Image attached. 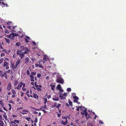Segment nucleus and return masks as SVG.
<instances>
[{"instance_id": "obj_36", "label": "nucleus", "mask_w": 126, "mask_h": 126, "mask_svg": "<svg viewBox=\"0 0 126 126\" xmlns=\"http://www.w3.org/2000/svg\"><path fill=\"white\" fill-rule=\"evenodd\" d=\"M61 106V104H58L56 106V108L58 109L60 108V107Z\"/></svg>"}, {"instance_id": "obj_59", "label": "nucleus", "mask_w": 126, "mask_h": 126, "mask_svg": "<svg viewBox=\"0 0 126 126\" xmlns=\"http://www.w3.org/2000/svg\"><path fill=\"white\" fill-rule=\"evenodd\" d=\"M5 32L6 33H9V32H8V31L7 30V29H6L5 30Z\"/></svg>"}, {"instance_id": "obj_5", "label": "nucleus", "mask_w": 126, "mask_h": 126, "mask_svg": "<svg viewBox=\"0 0 126 126\" xmlns=\"http://www.w3.org/2000/svg\"><path fill=\"white\" fill-rule=\"evenodd\" d=\"M9 64L8 62H5V63H4L3 66L6 69H8L9 68Z\"/></svg>"}, {"instance_id": "obj_62", "label": "nucleus", "mask_w": 126, "mask_h": 126, "mask_svg": "<svg viewBox=\"0 0 126 126\" xmlns=\"http://www.w3.org/2000/svg\"><path fill=\"white\" fill-rule=\"evenodd\" d=\"M31 60L33 62L35 61V59L34 58L32 59H32H31Z\"/></svg>"}, {"instance_id": "obj_17", "label": "nucleus", "mask_w": 126, "mask_h": 126, "mask_svg": "<svg viewBox=\"0 0 126 126\" xmlns=\"http://www.w3.org/2000/svg\"><path fill=\"white\" fill-rule=\"evenodd\" d=\"M29 60V59L28 57H27L26 58L25 60V63L26 64L27 63H28Z\"/></svg>"}, {"instance_id": "obj_63", "label": "nucleus", "mask_w": 126, "mask_h": 126, "mask_svg": "<svg viewBox=\"0 0 126 126\" xmlns=\"http://www.w3.org/2000/svg\"><path fill=\"white\" fill-rule=\"evenodd\" d=\"M23 87H25V83H23V84H22Z\"/></svg>"}, {"instance_id": "obj_64", "label": "nucleus", "mask_w": 126, "mask_h": 126, "mask_svg": "<svg viewBox=\"0 0 126 126\" xmlns=\"http://www.w3.org/2000/svg\"><path fill=\"white\" fill-rule=\"evenodd\" d=\"M73 102H76L77 103H78V101L77 100H74Z\"/></svg>"}, {"instance_id": "obj_42", "label": "nucleus", "mask_w": 126, "mask_h": 126, "mask_svg": "<svg viewBox=\"0 0 126 126\" xmlns=\"http://www.w3.org/2000/svg\"><path fill=\"white\" fill-rule=\"evenodd\" d=\"M67 90L68 92H70L71 91V89L70 88H69L67 89Z\"/></svg>"}, {"instance_id": "obj_4", "label": "nucleus", "mask_w": 126, "mask_h": 126, "mask_svg": "<svg viewBox=\"0 0 126 126\" xmlns=\"http://www.w3.org/2000/svg\"><path fill=\"white\" fill-rule=\"evenodd\" d=\"M56 81L58 83L63 84L64 82V80L62 78L58 77L56 79Z\"/></svg>"}, {"instance_id": "obj_24", "label": "nucleus", "mask_w": 126, "mask_h": 126, "mask_svg": "<svg viewBox=\"0 0 126 126\" xmlns=\"http://www.w3.org/2000/svg\"><path fill=\"white\" fill-rule=\"evenodd\" d=\"M37 82H35V85L36 87H37V86H39L40 88H41L42 87V86L41 85H38L37 84Z\"/></svg>"}, {"instance_id": "obj_61", "label": "nucleus", "mask_w": 126, "mask_h": 126, "mask_svg": "<svg viewBox=\"0 0 126 126\" xmlns=\"http://www.w3.org/2000/svg\"><path fill=\"white\" fill-rule=\"evenodd\" d=\"M25 41H26V43H28V42H29V41H28V40L26 38H25Z\"/></svg>"}, {"instance_id": "obj_48", "label": "nucleus", "mask_w": 126, "mask_h": 126, "mask_svg": "<svg viewBox=\"0 0 126 126\" xmlns=\"http://www.w3.org/2000/svg\"><path fill=\"white\" fill-rule=\"evenodd\" d=\"M78 107L77 106H76V108H77V109H76V110L77 111H79V108H79V106H78Z\"/></svg>"}, {"instance_id": "obj_39", "label": "nucleus", "mask_w": 126, "mask_h": 126, "mask_svg": "<svg viewBox=\"0 0 126 126\" xmlns=\"http://www.w3.org/2000/svg\"><path fill=\"white\" fill-rule=\"evenodd\" d=\"M9 59L8 58H5V60H4V62L5 63V62H7L8 61H9Z\"/></svg>"}, {"instance_id": "obj_52", "label": "nucleus", "mask_w": 126, "mask_h": 126, "mask_svg": "<svg viewBox=\"0 0 126 126\" xmlns=\"http://www.w3.org/2000/svg\"><path fill=\"white\" fill-rule=\"evenodd\" d=\"M43 107L44 109L45 110H46V109H47V108L46 107V104Z\"/></svg>"}, {"instance_id": "obj_46", "label": "nucleus", "mask_w": 126, "mask_h": 126, "mask_svg": "<svg viewBox=\"0 0 126 126\" xmlns=\"http://www.w3.org/2000/svg\"><path fill=\"white\" fill-rule=\"evenodd\" d=\"M2 51L4 52V53H7V51L5 49H4Z\"/></svg>"}, {"instance_id": "obj_31", "label": "nucleus", "mask_w": 126, "mask_h": 126, "mask_svg": "<svg viewBox=\"0 0 126 126\" xmlns=\"http://www.w3.org/2000/svg\"><path fill=\"white\" fill-rule=\"evenodd\" d=\"M21 43L20 42H17L16 44V45L17 47H19Z\"/></svg>"}, {"instance_id": "obj_34", "label": "nucleus", "mask_w": 126, "mask_h": 126, "mask_svg": "<svg viewBox=\"0 0 126 126\" xmlns=\"http://www.w3.org/2000/svg\"><path fill=\"white\" fill-rule=\"evenodd\" d=\"M8 106L9 107V110H11L12 107L11 105V104L9 103L8 104Z\"/></svg>"}, {"instance_id": "obj_25", "label": "nucleus", "mask_w": 126, "mask_h": 126, "mask_svg": "<svg viewBox=\"0 0 126 126\" xmlns=\"http://www.w3.org/2000/svg\"><path fill=\"white\" fill-rule=\"evenodd\" d=\"M59 97L60 98L62 99L63 100L65 99V97L63 96L62 95H60Z\"/></svg>"}, {"instance_id": "obj_35", "label": "nucleus", "mask_w": 126, "mask_h": 126, "mask_svg": "<svg viewBox=\"0 0 126 126\" xmlns=\"http://www.w3.org/2000/svg\"><path fill=\"white\" fill-rule=\"evenodd\" d=\"M4 60L3 58H1L0 60V64H1V63L3 62Z\"/></svg>"}, {"instance_id": "obj_49", "label": "nucleus", "mask_w": 126, "mask_h": 126, "mask_svg": "<svg viewBox=\"0 0 126 126\" xmlns=\"http://www.w3.org/2000/svg\"><path fill=\"white\" fill-rule=\"evenodd\" d=\"M79 108H80V110H83V109H82V108H83V109H84L85 108V107H84V106H82V107H81L80 106H79Z\"/></svg>"}, {"instance_id": "obj_18", "label": "nucleus", "mask_w": 126, "mask_h": 126, "mask_svg": "<svg viewBox=\"0 0 126 126\" xmlns=\"http://www.w3.org/2000/svg\"><path fill=\"white\" fill-rule=\"evenodd\" d=\"M6 73H10L11 74H12L13 73V71L12 70H10V69H9L8 70L6 71Z\"/></svg>"}, {"instance_id": "obj_1", "label": "nucleus", "mask_w": 126, "mask_h": 126, "mask_svg": "<svg viewBox=\"0 0 126 126\" xmlns=\"http://www.w3.org/2000/svg\"><path fill=\"white\" fill-rule=\"evenodd\" d=\"M28 52L26 51L22 52V50H19L17 51L16 54L17 56H19L21 59H23L25 57V54H27Z\"/></svg>"}, {"instance_id": "obj_41", "label": "nucleus", "mask_w": 126, "mask_h": 126, "mask_svg": "<svg viewBox=\"0 0 126 126\" xmlns=\"http://www.w3.org/2000/svg\"><path fill=\"white\" fill-rule=\"evenodd\" d=\"M27 96L29 97H33V96L32 95H30L28 93L26 94Z\"/></svg>"}, {"instance_id": "obj_21", "label": "nucleus", "mask_w": 126, "mask_h": 126, "mask_svg": "<svg viewBox=\"0 0 126 126\" xmlns=\"http://www.w3.org/2000/svg\"><path fill=\"white\" fill-rule=\"evenodd\" d=\"M50 86H51V89L53 91L55 89V85H53L52 84H51L50 85Z\"/></svg>"}, {"instance_id": "obj_3", "label": "nucleus", "mask_w": 126, "mask_h": 126, "mask_svg": "<svg viewBox=\"0 0 126 126\" xmlns=\"http://www.w3.org/2000/svg\"><path fill=\"white\" fill-rule=\"evenodd\" d=\"M62 118L64 120H61V123L64 125H66L68 123V121L67 118L65 117H62Z\"/></svg>"}, {"instance_id": "obj_30", "label": "nucleus", "mask_w": 126, "mask_h": 126, "mask_svg": "<svg viewBox=\"0 0 126 126\" xmlns=\"http://www.w3.org/2000/svg\"><path fill=\"white\" fill-rule=\"evenodd\" d=\"M57 105V103L56 102H55L54 103V105H52L51 106V107L52 108H53L55 107H56V105Z\"/></svg>"}, {"instance_id": "obj_2", "label": "nucleus", "mask_w": 126, "mask_h": 126, "mask_svg": "<svg viewBox=\"0 0 126 126\" xmlns=\"http://www.w3.org/2000/svg\"><path fill=\"white\" fill-rule=\"evenodd\" d=\"M81 113L82 114L84 115L85 114V117L86 119H88L89 118L90 116L89 114H88L87 112V108H85L83 112H81Z\"/></svg>"}, {"instance_id": "obj_11", "label": "nucleus", "mask_w": 126, "mask_h": 126, "mask_svg": "<svg viewBox=\"0 0 126 126\" xmlns=\"http://www.w3.org/2000/svg\"><path fill=\"white\" fill-rule=\"evenodd\" d=\"M0 76L1 78L4 77L6 79H7V74L6 73V72L2 74H1L0 75Z\"/></svg>"}, {"instance_id": "obj_26", "label": "nucleus", "mask_w": 126, "mask_h": 126, "mask_svg": "<svg viewBox=\"0 0 126 126\" xmlns=\"http://www.w3.org/2000/svg\"><path fill=\"white\" fill-rule=\"evenodd\" d=\"M4 123L2 121L0 120V126H4Z\"/></svg>"}, {"instance_id": "obj_16", "label": "nucleus", "mask_w": 126, "mask_h": 126, "mask_svg": "<svg viewBox=\"0 0 126 126\" xmlns=\"http://www.w3.org/2000/svg\"><path fill=\"white\" fill-rule=\"evenodd\" d=\"M20 60L19 59H18L17 61L16 62V66H17L18 64L20 63Z\"/></svg>"}, {"instance_id": "obj_56", "label": "nucleus", "mask_w": 126, "mask_h": 126, "mask_svg": "<svg viewBox=\"0 0 126 126\" xmlns=\"http://www.w3.org/2000/svg\"><path fill=\"white\" fill-rule=\"evenodd\" d=\"M0 104L1 105H3V102H2V101L0 100Z\"/></svg>"}, {"instance_id": "obj_54", "label": "nucleus", "mask_w": 126, "mask_h": 126, "mask_svg": "<svg viewBox=\"0 0 126 126\" xmlns=\"http://www.w3.org/2000/svg\"><path fill=\"white\" fill-rule=\"evenodd\" d=\"M22 90L23 91H25L26 90V89L24 88V87H22Z\"/></svg>"}, {"instance_id": "obj_19", "label": "nucleus", "mask_w": 126, "mask_h": 126, "mask_svg": "<svg viewBox=\"0 0 126 126\" xmlns=\"http://www.w3.org/2000/svg\"><path fill=\"white\" fill-rule=\"evenodd\" d=\"M12 92V94L14 95H16V91L14 89H12L11 90Z\"/></svg>"}, {"instance_id": "obj_60", "label": "nucleus", "mask_w": 126, "mask_h": 126, "mask_svg": "<svg viewBox=\"0 0 126 126\" xmlns=\"http://www.w3.org/2000/svg\"><path fill=\"white\" fill-rule=\"evenodd\" d=\"M21 97H23L24 95V93L22 92H21Z\"/></svg>"}, {"instance_id": "obj_57", "label": "nucleus", "mask_w": 126, "mask_h": 126, "mask_svg": "<svg viewBox=\"0 0 126 126\" xmlns=\"http://www.w3.org/2000/svg\"><path fill=\"white\" fill-rule=\"evenodd\" d=\"M4 112V111H3L2 110V109L1 108H0V112Z\"/></svg>"}, {"instance_id": "obj_47", "label": "nucleus", "mask_w": 126, "mask_h": 126, "mask_svg": "<svg viewBox=\"0 0 126 126\" xmlns=\"http://www.w3.org/2000/svg\"><path fill=\"white\" fill-rule=\"evenodd\" d=\"M14 122H16L17 123H19V121L17 120H15L14 121Z\"/></svg>"}, {"instance_id": "obj_58", "label": "nucleus", "mask_w": 126, "mask_h": 126, "mask_svg": "<svg viewBox=\"0 0 126 126\" xmlns=\"http://www.w3.org/2000/svg\"><path fill=\"white\" fill-rule=\"evenodd\" d=\"M51 97V96L50 95H49L48 96H47V97H46V98H47L48 99H49Z\"/></svg>"}, {"instance_id": "obj_53", "label": "nucleus", "mask_w": 126, "mask_h": 126, "mask_svg": "<svg viewBox=\"0 0 126 126\" xmlns=\"http://www.w3.org/2000/svg\"><path fill=\"white\" fill-rule=\"evenodd\" d=\"M0 49H3V48L2 47L1 44V43H0Z\"/></svg>"}, {"instance_id": "obj_43", "label": "nucleus", "mask_w": 126, "mask_h": 126, "mask_svg": "<svg viewBox=\"0 0 126 126\" xmlns=\"http://www.w3.org/2000/svg\"><path fill=\"white\" fill-rule=\"evenodd\" d=\"M25 119L28 121H29L31 119V118L30 117H29L28 118H25Z\"/></svg>"}, {"instance_id": "obj_51", "label": "nucleus", "mask_w": 126, "mask_h": 126, "mask_svg": "<svg viewBox=\"0 0 126 126\" xmlns=\"http://www.w3.org/2000/svg\"><path fill=\"white\" fill-rule=\"evenodd\" d=\"M41 76V74H37V77L38 78H40Z\"/></svg>"}, {"instance_id": "obj_20", "label": "nucleus", "mask_w": 126, "mask_h": 126, "mask_svg": "<svg viewBox=\"0 0 126 126\" xmlns=\"http://www.w3.org/2000/svg\"><path fill=\"white\" fill-rule=\"evenodd\" d=\"M4 114H3V117L6 120H7V116L6 115V113L4 112H3Z\"/></svg>"}, {"instance_id": "obj_40", "label": "nucleus", "mask_w": 126, "mask_h": 126, "mask_svg": "<svg viewBox=\"0 0 126 126\" xmlns=\"http://www.w3.org/2000/svg\"><path fill=\"white\" fill-rule=\"evenodd\" d=\"M43 59L44 62H45L46 61H47V59L45 56H44V57L43 58Z\"/></svg>"}, {"instance_id": "obj_7", "label": "nucleus", "mask_w": 126, "mask_h": 126, "mask_svg": "<svg viewBox=\"0 0 126 126\" xmlns=\"http://www.w3.org/2000/svg\"><path fill=\"white\" fill-rule=\"evenodd\" d=\"M11 68H12L13 70H14L17 67V66H16V64L15 65L14 63H13L12 62L11 63Z\"/></svg>"}, {"instance_id": "obj_33", "label": "nucleus", "mask_w": 126, "mask_h": 126, "mask_svg": "<svg viewBox=\"0 0 126 126\" xmlns=\"http://www.w3.org/2000/svg\"><path fill=\"white\" fill-rule=\"evenodd\" d=\"M36 88L37 90L38 91H41L42 90L40 88H40L39 86H37V87H36Z\"/></svg>"}, {"instance_id": "obj_29", "label": "nucleus", "mask_w": 126, "mask_h": 126, "mask_svg": "<svg viewBox=\"0 0 126 126\" xmlns=\"http://www.w3.org/2000/svg\"><path fill=\"white\" fill-rule=\"evenodd\" d=\"M68 103L69 104V105L71 106H73V104H72V103L71 102V101L70 100H68Z\"/></svg>"}, {"instance_id": "obj_23", "label": "nucleus", "mask_w": 126, "mask_h": 126, "mask_svg": "<svg viewBox=\"0 0 126 126\" xmlns=\"http://www.w3.org/2000/svg\"><path fill=\"white\" fill-rule=\"evenodd\" d=\"M12 35L13 37H14V38L15 36H17L19 35L17 33H12Z\"/></svg>"}, {"instance_id": "obj_27", "label": "nucleus", "mask_w": 126, "mask_h": 126, "mask_svg": "<svg viewBox=\"0 0 126 126\" xmlns=\"http://www.w3.org/2000/svg\"><path fill=\"white\" fill-rule=\"evenodd\" d=\"M43 99H44V104L45 105H46V103L47 102V98H44Z\"/></svg>"}, {"instance_id": "obj_13", "label": "nucleus", "mask_w": 126, "mask_h": 126, "mask_svg": "<svg viewBox=\"0 0 126 126\" xmlns=\"http://www.w3.org/2000/svg\"><path fill=\"white\" fill-rule=\"evenodd\" d=\"M52 99L54 101H58L59 100V98L58 97L54 96L52 98Z\"/></svg>"}, {"instance_id": "obj_6", "label": "nucleus", "mask_w": 126, "mask_h": 126, "mask_svg": "<svg viewBox=\"0 0 126 126\" xmlns=\"http://www.w3.org/2000/svg\"><path fill=\"white\" fill-rule=\"evenodd\" d=\"M20 48L21 50H22V52L23 51H26V52H29V50L28 48L27 47H24V46H21L20 47Z\"/></svg>"}, {"instance_id": "obj_50", "label": "nucleus", "mask_w": 126, "mask_h": 126, "mask_svg": "<svg viewBox=\"0 0 126 126\" xmlns=\"http://www.w3.org/2000/svg\"><path fill=\"white\" fill-rule=\"evenodd\" d=\"M30 77L31 79H34V77L33 76V75H31L30 76Z\"/></svg>"}, {"instance_id": "obj_9", "label": "nucleus", "mask_w": 126, "mask_h": 126, "mask_svg": "<svg viewBox=\"0 0 126 126\" xmlns=\"http://www.w3.org/2000/svg\"><path fill=\"white\" fill-rule=\"evenodd\" d=\"M12 85L11 83H8V85L7 87V89L8 91H10Z\"/></svg>"}, {"instance_id": "obj_55", "label": "nucleus", "mask_w": 126, "mask_h": 126, "mask_svg": "<svg viewBox=\"0 0 126 126\" xmlns=\"http://www.w3.org/2000/svg\"><path fill=\"white\" fill-rule=\"evenodd\" d=\"M39 67L40 68H43V66H42V65L40 64H39Z\"/></svg>"}, {"instance_id": "obj_44", "label": "nucleus", "mask_w": 126, "mask_h": 126, "mask_svg": "<svg viewBox=\"0 0 126 126\" xmlns=\"http://www.w3.org/2000/svg\"><path fill=\"white\" fill-rule=\"evenodd\" d=\"M38 121V119L37 118V117H36L35 118L34 122L35 123H36Z\"/></svg>"}, {"instance_id": "obj_14", "label": "nucleus", "mask_w": 126, "mask_h": 126, "mask_svg": "<svg viewBox=\"0 0 126 126\" xmlns=\"http://www.w3.org/2000/svg\"><path fill=\"white\" fill-rule=\"evenodd\" d=\"M33 98H34L35 99H37L39 98V96L37 94L35 93H33Z\"/></svg>"}, {"instance_id": "obj_8", "label": "nucleus", "mask_w": 126, "mask_h": 126, "mask_svg": "<svg viewBox=\"0 0 126 126\" xmlns=\"http://www.w3.org/2000/svg\"><path fill=\"white\" fill-rule=\"evenodd\" d=\"M23 82H20L18 84V86L17 87H16L15 88V89H17L18 90H19L21 87L22 84Z\"/></svg>"}, {"instance_id": "obj_38", "label": "nucleus", "mask_w": 126, "mask_h": 126, "mask_svg": "<svg viewBox=\"0 0 126 126\" xmlns=\"http://www.w3.org/2000/svg\"><path fill=\"white\" fill-rule=\"evenodd\" d=\"M18 83V81L17 80H16L14 83V85L15 86H16V85Z\"/></svg>"}, {"instance_id": "obj_32", "label": "nucleus", "mask_w": 126, "mask_h": 126, "mask_svg": "<svg viewBox=\"0 0 126 126\" xmlns=\"http://www.w3.org/2000/svg\"><path fill=\"white\" fill-rule=\"evenodd\" d=\"M57 88L58 89H60L61 88V85L60 84H58L57 86Z\"/></svg>"}, {"instance_id": "obj_15", "label": "nucleus", "mask_w": 126, "mask_h": 126, "mask_svg": "<svg viewBox=\"0 0 126 126\" xmlns=\"http://www.w3.org/2000/svg\"><path fill=\"white\" fill-rule=\"evenodd\" d=\"M1 5L2 7H5V5L6 6V7L8 6L7 4L3 2H2L1 3Z\"/></svg>"}, {"instance_id": "obj_28", "label": "nucleus", "mask_w": 126, "mask_h": 126, "mask_svg": "<svg viewBox=\"0 0 126 126\" xmlns=\"http://www.w3.org/2000/svg\"><path fill=\"white\" fill-rule=\"evenodd\" d=\"M73 97L75 99L74 100H78L79 99L78 97L76 96H74Z\"/></svg>"}, {"instance_id": "obj_37", "label": "nucleus", "mask_w": 126, "mask_h": 126, "mask_svg": "<svg viewBox=\"0 0 126 126\" xmlns=\"http://www.w3.org/2000/svg\"><path fill=\"white\" fill-rule=\"evenodd\" d=\"M31 75H35L36 74V72H31Z\"/></svg>"}, {"instance_id": "obj_22", "label": "nucleus", "mask_w": 126, "mask_h": 126, "mask_svg": "<svg viewBox=\"0 0 126 126\" xmlns=\"http://www.w3.org/2000/svg\"><path fill=\"white\" fill-rule=\"evenodd\" d=\"M5 40L6 42L8 44H10V41L9 39L6 38H5Z\"/></svg>"}, {"instance_id": "obj_10", "label": "nucleus", "mask_w": 126, "mask_h": 126, "mask_svg": "<svg viewBox=\"0 0 126 126\" xmlns=\"http://www.w3.org/2000/svg\"><path fill=\"white\" fill-rule=\"evenodd\" d=\"M22 112H20L23 115H24L25 114H26L27 113L25 112H29V110H23L22 111Z\"/></svg>"}, {"instance_id": "obj_45", "label": "nucleus", "mask_w": 126, "mask_h": 126, "mask_svg": "<svg viewBox=\"0 0 126 126\" xmlns=\"http://www.w3.org/2000/svg\"><path fill=\"white\" fill-rule=\"evenodd\" d=\"M27 75H29L30 74V72H29V71L28 70H27V71L26 72Z\"/></svg>"}, {"instance_id": "obj_12", "label": "nucleus", "mask_w": 126, "mask_h": 126, "mask_svg": "<svg viewBox=\"0 0 126 126\" xmlns=\"http://www.w3.org/2000/svg\"><path fill=\"white\" fill-rule=\"evenodd\" d=\"M7 37L11 39H13L14 38V37H13L12 35V34H10L9 35H7Z\"/></svg>"}]
</instances>
